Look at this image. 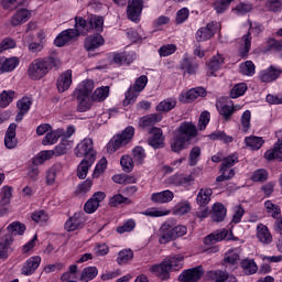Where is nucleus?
Returning a JSON list of instances; mask_svg holds the SVG:
<instances>
[{"label":"nucleus","mask_w":282,"mask_h":282,"mask_svg":"<svg viewBox=\"0 0 282 282\" xmlns=\"http://www.w3.org/2000/svg\"><path fill=\"white\" fill-rule=\"evenodd\" d=\"M197 127L191 121H183L180 127L176 128L174 135L170 142L171 151L173 153H180L191 147V142L197 138Z\"/></svg>","instance_id":"obj_1"},{"label":"nucleus","mask_w":282,"mask_h":282,"mask_svg":"<svg viewBox=\"0 0 282 282\" xmlns=\"http://www.w3.org/2000/svg\"><path fill=\"white\" fill-rule=\"evenodd\" d=\"M54 67H56V58L52 56L39 57L31 62L28 74L31 80H41V78H45Z\"/></svg>","instance_id":"obj_2"},{"label":"nucleus","mask_w":282,"mask_h":282,"mask_svg":"<svg viewBox=\"0 0 282 282\" xmlns=\"http://www.w3.org/2000/svg\"><path fill=\"white\" fill-rule=\"evenodd\" d=\"M94 91V80L85 79L74 90L73 95L78 101L77 111L84 113L91 109V99L89 98Z\"/></svg>","instance_id":"obj_3"},{"label":"nucleus","mask_w":282,"mask_h":282,"mask_svg":"<svg viewBox=\"0 0 282 282\" xmlns=\"http://www.w3.org/2000/svg\"><path fill=\"white\" fill-rule=\"evenodd\" d=\"M186 232H188V228L186 226L176 225L171 220H166L160 228L159 243H161V246L171 243V241H175L176 239H180V237H184Z\"/></svg>","instance_id":"obj_4"},{"label":"nucleus","mask_w":282,"mask_h":282,"mask_svg":"<svg viewBox=\"0 0 282 282\" xmlns=\"http://www.w3.org/2000/svg\"><path fill=\"white\" fill-rule=\"evenodd\" d=\"M133 135H135V128L132 126L126 127L121 133L110 139L107 144V151L109 153H116L119 149H122V147H127V144L131 143Z\"/></svg>","instance_id":"obj_5"},{"label":"nucleus","mask_w":282,"mask_h":282,"mask_svg":"<svg viewBox=\"0 0 282 282\" xmlns=\"http://www.w3.org/2000/svg\"><path fill=\"white\" fill-rule=\"evenodd\" d=\"M116 6L124 8L127 6V18L133 23H140L142 10H144V0H112Z\"/></svg>","instance_id":"obj_6"},{"label":"nucleus","mask_w":282,"mask_h":282,"mask_svg":"<svg viewBox=\"0 0 282 282\" xmlns=\"http://www.w3.org/2000/svg\"><path fill=\"white\" fill-rule=\"evenodd\" d=\"M148 83L149 77H147V75H141L140 77H138L133 86H130L124 93V99L122 101L123 107H129V105L135 104V101L138 100L137 94H140V91H144Z\"/></svg>","instance_id":"obj_7"},{"label":"nucleus","mask_w":282,"mask_h":282,"mask_svg":"<svg viewBox=\"0 0 282 282\" xmlns=\"http://www.w3.org/2000/svg\"><path fill=\"white\" fill-rule=\"evenodd\" d=\"M98 152L94 149V140L85 138L82 140L74 150V155L77 158H84L83 160L96 162V155Z\"/></svg>","instance_id":"obj_8"},{"label":"nucleus","mask_w":282,"mask_h":282,"mask_svg":"<svg viewBox=\"0 0 282 282\" xmlns=\"http://www.w3.org/2000/svg\"><path fill=\"white\" fill-rule=\"evenodd\" d=\"M219 241H239V237H236L235 234H232V229L223 228L207 235L204 238L203 243L205 246H215V243H219Z\"/></svg>","instance_id":"obj_9"},{"label":"nucleus","mask_w":282,"mask_h":282,"mask_svg":"<svg viewBox=\"0 0 282 282\" xmlns=\"http://www.w3.org/2000/svg\"><path fill=\"white\" fill-rule=\"evenodd\" d=\"M217 30H219V23L215 21H212L205 26L199 28L195 33L196 42L204 43L206 41H210V39L217 34Z\"/></svg>","instance_id":"obj_10"},{"label":"nucleus","mask_w":282,"mask_h":282,"mask_svg":"<svg viewBox=\"0 0 282 282\" xmlns=\"http://www.w3.org/2000/svg\"><path fill=\"white\" fill-rule=\"evenodd\" d=\"M148 133L151 135L148 138V144L154 150L164 149L166 143V137H164V131L162 128L153 127L148 130Z\"/></svg>","instance_id":"obj_11"},{"label":"nucleus","mask_w":282,"mask_h":282,"mask_svg":"<svg viewBox=\"0 0 282 282\" xmlns=\"http://www.w3.org/2000/svg\"><path fill=\"white\" fill-rule=\"evenodd\" d=\"M208 96V91L204 87H195L185 93H181L178 95V101L183 105H191L194 100L198 98H206Z\"/></svg>","instance_id":"obj_12"},{"label":"nucleus","mask_w":282,"mask_h":282,"mask_svg":"<svg viewBox=\"0 0 282 282\" xmlns=\"http://www.w3.org/2000/svg\"><path fill=\"white\" fill-rule=\"evenodd\" d=\"M78 40V31L74 29H66L62 31L54 40L56 47H65L67 43H74Z\"/></svg>","instance_id":"obj_13"},{"label":"nucleus","mask_w":282,"mask_h":282,"mask_svg":"<svg viewBox=\"0 0 282 282\" xmlns=\"http://www.w3.org/2000/svg\"><path fill=\"white\" fill-rule=\"evenodd\" d=\"M204 276V267L198 265L192 269L184 270L180 276L178 281L181 282H197Z\"/></svg>","instance_id":"obj_14"},{"label":"nucleus","mask_w":282,"mask_h":282,"mask_svg":"<svg viewBox=\"0 0 282 282\" xmlns=\"http://www.w3.org/2000/svg\"><path fill=\"white\" fill-rule=\"evenodd\" d=\"M105 45V37L100 33H95L88 35L84 40V48L86 52H96L98 47H102Z\"/></svg>","instance_id":"obj_15"},{"label":"nucleus","mask_w":282,"mask_h":282,"mask_svg":"<svg viewBox=\"0 0 282 282\" xmlns=\"http://www.w3.org/2000/svg\"><path fill=\"white\" fill-rule=\"evenodd\" d=\"M41 265V256H33L29 258L21 268L23 276H32Z\"/></svg>","instance_id":"obj_16"},{"label":"nucleus","mask_w":282,"mask_h":282,"mask_svg":"<svg viewBox=\"0 0 282 282\" xmlns=\"http://www.w3.org/2000/svg\"><path fill=\"white\" fill-rule=\"evenodd\" d=\"M150 272H153L161 281H169V279H171V272L173 271L164 259L161 263L153 264L150 268Z\"/></svg>","instance_id":"obj_17"},{"label":"nucleus","mask_w":282,"mask_h":282,"mask_svg":"<svg viewBox=\"0 0 282 282\" xmlns=\"http://www.w3.org/2000/svg\"><path fill=\"white\" fill-rule=\"evenodd\" d=\"M170 184L181 186L182 188H189V186L195 184V176L193 174H174L170 177Z\"/></svg>","instance_id":"obj_18"},{"label":"nucleus","mask_w":282,"mask_h":282,"mask_svg":"<svg viewBox=\"0 0 282 282\" xmlns=\"http://www.w3.org/2000/svg\"><path fill=\"white\" fill-rule=\"evenodd\" d=\"M224 55L217 53L206 63L207 65V76H217V72L221 69L225 64Z\"/></svg>","instance_id":"obj_19"},{"label":"nucleus","mask_w":282,"mask_h":282,"mask_svg":"<svg viewBox=\"0 0 282 282\" xmlns=\"http://www.w3.org/2000/svg\"><path fill=\"white\" fill-rule=\"evenodd\" d=\"M263 158L267 162H282V138L278 139L272 149L264 152Z\"/></svg>","instance_id":"obj_20"},{"label":"nucleus","mask_w":282,"mask_h":282,"mask_svg":"<svg viewBox=\"0 0 282 282\" xmlns=\"http://www.w3.org/2000/svg\"><path fill=\"white\" fill-rule=\"evenodd\" d=\"M282 69L269 66L267 69L260 70L259 78L261 83H274L281 76Z\"/></svg>","instance_id":"obj_21"},{"label":"nucleus","mask_w":282,"mask_h":282,"mask_svg":"<svg viewBox=\"0 0 282 282\" xmlns=\"http://www.w3.org/2000/svg\"><path fill=\"white\" fill-rule=\"evenodd\" d=\"M85 226V217L83 214L75 213L72 217H69L65 223V229L68 232H74L75 230H80Z\"/></svg>","instance_id":"obj_22"},{"label":"nucleus","mask_w":282,"mask_h":282,"mask_svg":"<svg viewBox=\"0 0 282 282\" xmlns=\"http://www.w3.org/2000/svg\"><path fill=\"white\" fill-rule=\"evenodd\" d=\"M180 68L184 74L195 76L197 74V69H199V63L195 57H184L180 64Z\"/></svg>","instance_id":"obj_23"},{"label":"nucleus","mask_w":282,"mask_h":282,"mask_svg":"<svg viewBox=\"0 0 282 282\" xmlns=\"http://www.w3.org/2000/svg\"><path fill=\"white\" fill-rule=\"evenodd\" d=\"M14 243V237L12 235H4L0 239V260L6 261L10 257V250Z\"/></svg>","instance_id":"obj_24"},{"label":"nucleus","mask_w":282,"mask_h":282,"mask_svg":"<svg viewBox=\"0 0 282 282\" xmlns=\"http://www.w3.org/2000/svg\"><path fill=\"white\" fill-rule=\"evenodd\" d=\"M19 140L17 139V123H10L4 134L6 149H17Z\"/></svg>","instance_id":"obj_25"},{"label":"nucleus","mask_w":282,"mask_h":282,"mask_svg":"<svg viewBox=\"0 0 282 282\" xmlns=\"http://www.w3.org/2000/svg\"><path fill=\"white\" fill-rule=\"evenodd\" d=\"M56 87L59 94H65L72 87V69H67L58 76Z\"/></svg>","instance_id":"obj_26"},{"label":"nucleus","mask_w":282,"mask_h":282,"mask_svg":"<svg viewBox=\"0 0 282 282\" xmlns=\"http://www.w3.org/2000/svg\"><path fill=\"white\" fill-rule=\"evenodd\" d=\"M207 276L215 282H237V276L221 270L208 271Z\"/></svg>","instance_id":"obj_27"},{"label":"nucleus","mask_w":282,"mask_h":282,"mask_svg":"<svg viewBox=\"0 0 282 282\" xmlns=\"http://www.w3.org/2000/svg\"><path fill=\"white\" fill-rule=\"evenodd\" d=\"M240 268L246 276H252V274H257L259 272V265L251 258H245L240 260Z\"/></svg>","instance_id":"obj_28"},{"label":"nucleus","mask_w":282,"mask_h":282,"mask_svg":"<svg viewBox=\"0 0 282 282\" xmlns=\"http://www.w3.org/2000/svg\"><path fill=\"white\" fill-rule=\"evenodd\" d=\"M251 47H252V33L247 32V34L242 36V44L238 48V56H240V58L246 61V58H248V54H250Z\"/></svg>","instance_id":"obj_29"},{"label":"nucleus","mask_w":282,"mask_h":282,"mask_svg":"<svg viewBox=\"0 0 282 282\" xmlns=\"http://www.w3.org/2000/svg\"><path fill=\"white\" fill-rule=\"evenodd\" d=\"M175 197V194L170 191L165 189L162 192H156L151 195V202L153 204H169L170 202H173V198Z\"/></svg>","instance_id":"obj_30"},{"label":"nucleus","mask_w":282,"mask_h":282,"mask_svg":"<svg viewBox=\"0 0 282 282\" xmlns=\"http://www.w3.org/2000/svg\"><path fill=\"white\" fill-rule=\"evenodd\" d=\"M63 173V165L56 163L46 171L45 182L46 186H54L56 184V177Z\"/></svg>","instance_id":"obj_31"},{"label":"nucleus","mask_w":282,"mask_h":282,"mask_svg":"<svg viewBox=\"0 0 282 282\" xmlns=\"http://www.w3.org/2000/svg\"><path fill=\"white\" fill-rule=\"evenodd\" d=\"M31 18L32 12H30V10L20 9L11 18V25H13V28H17V25H23V23H28V21H30Z\"/></svg>","instance_id":"obj_32"},{"label":"nucleus","mask_w":282,"mask_h":282,"mask_svg":"<svg viewBox=\"0 0 282 282\" xmlns=\"http://www.w3.org/2000/svg\"><path fill=\"white\" fill-rule=\"evenodd\" d=\"M94 30L97 34L105 30V18L101 15H90L88 18V32Z\"/></svg>","instance_id":"obj_33"},{"label":"nucleus","mask_w":282,"mask_h":282,"mask_svg":"<svg viewBox=\"0 0 282 282\" xmlns=\"http://www.w3.org/2000/svg\"><path fill=\"white\" fill-rule=\"evenodd\" d=\"M162 120V117L158 113H152L149 116L141 117L139 120V127L141 129H153L158 122Z\"/></svg>","instance_id":"obj_34"},{"label":"nucleus","mask_w":282,"mask_h":282,"mask_svg":"<svg viewBox=\"0 0 282 282\" xmlns=\"http://www.w3.org/2000/svg\"><path fill=\"white\" fill-rule=\"evenodd\" d=\"M210 197H213V188H200L196 196V204H198L200 208H206V206L210 204Z\"/></svg>","instance_id":"obj_35"},{"label":"nucleus","mask_w":282,"mask_h":282,"mask_svg":"<svg viewBox=\"0 0 282 282\" xmlns=\"http://www.w3.org/2000/svg\"><path fill=\"white\" fill-rule=\"evenodd\" d=\"M165 261L167 262L170 270H172V272H180V270L184 268L183 254H174V256L166 257Z\"/></svg>","instance_id":"obj_36"},{"label":"nucleus","mask_w":282,"mask_h":282,"mask_svg":"<svg viewBox=\"0 0 282 282\" xmlns=\"http://www.w3.org/2000/svg\"><path fill=\"white\" fill-rule=\"evenodd\" d=\"M257 238L261 243H265L267 246L270 245L272 241V234H270V229H268V226L263 224H259L257 226Z\"/></svg>","instance_id":"obj_37"},{"label":"nucleus","mask_w":282,"mask_h":282,"mask_svg":"<svg viewBox=\"0 0 282 282\" xmlns=\"http://www.w3.org/2000/svg\"><path fill=\"white\" fill-rule=\"evenodd\" d=\"M226 213H228V210L226 209V206H224V204H214L212 214L213 221H216L217 224L224 221V219H226Z\"/></svg>","instance_id":"obj_38"},{"label":"nucleus","mask_w":282,"mask_h":282,"mask_svg":"<svg viewBox=\"0 0 282 282\" xmlns=\"http://www.w3.org/2000/svg\"><path fill=\"white\" fill-rule=\"evenodd\" d=\"M216 109L219 116L223 117V120H225V122H230V120H232V116L235 115L234 106H228V104H221L220 106L216 105Z\"/></svg>","instance_id":"obj_39"},{"label":"nucleus","mask_w":282,"mask_h":282,"mask_svg":"<svg viewBox=\"0 0 282 282\" xmlns=\"http://www.w3.org/2000/svg\"><path fill=\"white\" fill-rule=\"evenodd\" d=\"M7 230L9 232L7 235H11V237H21L25 235V230H28V227H25V224L21 221H13L7 227Z\"/></svg>","instance_id":"obj_40"},{"label":"nucleus","mask_w":282,"mask_h":282,"mask_svg":"<svg viewBox=\"0 0 282 282\" xmlns=\"http://www.w3.org/2000/svg\"><path fill=\"white\" fill-rule=\"evenodd\" d=\"M63 133H64L63 129H57V130L47 132L42 140V144L44 147L56 144V142H58V139L63 138Z\"/></svg>","instance_id":"obj_41"},{"label":"nucleus","mask_w":282,"mask_h":282,"mask_svg":"<svg viewBox=\"0 0 282 282\" xmlns=\"http://www.w3.org/2000/svg\"><path fill=\"white\" fill-rule=\"evenodd\" d=\"M108 204L111 208H118V206H122V204H124V206H131L133 200L129 197H124L122 194H116L109 198Z\"/></svg>","instance_id":"obj_42"},{"label":"nucleus","mask_w":282,"mask_h":282,"mask_svg":"<svg viewBox=\"0 0 282 282\" xmlns=\"http://www.w3.org/2000/svg\"><path fill=\"white\" fill-rule=\"evenodd\" d=\"M132 160L137 166H142L147 160V150L143 147L137 145L132 149Z\"/></svg>","instance_id":"obj_43"},{"label":"nucleus","mask_w":282,"mask_h":282,"mask_svg":"<svg viewBox=\"0 0 282 282\" xmlns=\"http://www.w3.org/2000/svg\"><path fill=\"white\" fill-rule=\"evenodd\" d=\"M245 144L251 149V151H259L263 144H265V140L262 137L250 135L245 138Z\"/></svg>","instance_id":"obj_44"},{"label":"nucleus","mask_w":282,"mask_h":282,"mask_svg":"<svg viewBox=\"0 0 282 282\" xmlns=\"http://www.w3.org/2000/svg\"><path fill=\"white\" fill-rule=\"evenodd\" d=\"M177 107V99L176 98H166L162 100L158 106H156V111H162L163 113H169V111H173Z\"/></svg>","instance_id":"obj_45"},{"label":"nucleus","mask_w":282,"mask_h":282,"mask_svg":"<svg viewBox=\"0 0 282 282\" xmlns=\"http://www.w3.org/2000/svg\"><path fill=\"white\" fill-rule=\"evenodd\" d=\"M54 150H44L37 153L36 156L32 159V164L34 166H39L40 164H44L47 160H52L54 158Z\"/></svg>","instance_id":"obj_46"},{"label":"nucleus","mask_w":282,"mask_h":282,"mask_svg":"<svg viewBox=\"0 0 282 282\" xmlns=\"http://www.w3.org/2000/svg\"><path fill=\"white\" fill-rule=\"evenodd\" d=\"M72 149V141L68 139H62L61 142L54 148L53 152L55 158H61V155H67V151Z\"/></svg>","instance_id":"obj_47"},{"label":"nucleus","mask_w":282,"mask_h":282,"mask_svg":"<svg viewBox=\"0 0 282 282\" xmlns=\"http://www.w3.org/2000/svg\"><path fill=\"white\" fill-rule=\"evenodd\" d=\"M14 96H17L14 90H2L0 93V108L6 109V107H10L14 100Z\"/></svg>","instance_id":"obj_48"},{"label":"nucleus","mask_w":282,"mask_h":282,"mask_svg":"<svg viewBox=\"0 0 282 282\" xmlns=\"http://www.w3.org/2000/svg\"><path fill=\"white\" fill-rule=\"evenodd\" d=\"M97 276H98V268L97 267H86L82 271L79 281L89 282V281H94V279H96Z\"/></svg>","instance_id":"obj_49"},{"label":"nucleus","mask_w":282,"mask_h":282,"mask_svg":"<svg viewBox=\"0 0 282 282\" xmlns=\"http://www.w3.org/2000/svg\"><path fill=\"white\" fill-rule=\"evenodd\" d=\"M19 57H2V67L4 74H9L10 72H14L17 67H19Z\"/></svg>","instance_id":"obj_50"},{"label":"nucleus","mask_w":282,"mask_h":282,"mask_svg":"<svg viewBox=\"0 0 282 282\" xmlns=\"http://www.w3.org/2000/svg\"><path fill=\"white\" fill-rule=\"evenodd\" d=\"M73 30H76L78 36H80V34H85V32H89V19L86 20L83 17H76L75 28Z\"/></svg>","instance_id":"obj_51"},{"label":"nucleus","mask_w":282,"mask_h":282,"mask_svg":"<svg viewBox=\"0 0 282 282\" xmlns=\"http://www.w3.org/2000/svg\"><path fill=\"white\" fill-rule=\"evenodd\" d=\"M112 63L119 66L124 65V63L126 65H131V63H133V57L127 52L115 53L112 57Z\"/></svg>","instance_id":"obj_52"},{"label":"nucleus","mask_w":282,"mask_h":282,"mask_svg":"<svg viewBox=\"0 0 282 282\" xmlns=\"http://www.w3.org/2000/svg\"><path fill=\"white\" fill-rule=\"evenodd\" d=\"M107 98H109V86L97 88L91 96L94 102H102Z\"/></svg>","instance_id":"obj_53"},{"label":"nucleus","mask_w":282,"mask_h":282,"mask_svg":"<svg viewBox=\"0 0 282 282\" xmlns=\"http://www.w3.org/2000/svg\"><path fill=\"white\" fill-rule=\"evenodd\" d=\"M91 166H94V162H89L87 160H82L77 166V177L79 180H85V177H87V174L89 173V169H91Z\"/></svg>","instance_id":"obj_54"},{"label":"nucleus","mask_w":282,"mask_h":282,"mask_svg":"<svg viewBox=\"0 0 282 282\" xmlns=\"http://www.w3.org/2000/svg\"><path fill=\"white\" fill-rule=\"evenodd\" d=\"M264 207L268 213L273 219H279L281 217V206L272 203V200H265Z\"/></svg>","instance_id":"obj_55"},{"label":"nucleus","mask_w":282,"mask_h":282,"mask_svg":"<svg viewBox=\"0 0 282 282\" xmlns=\"http://www.w3.org/2000/svg\"><path fill=\"white\" fill-rule=\"evenodd\" d=\"M256 69L257 66L252 61H246L240 64V74H242V76H253L254 74H257Z\"/></svg>","instance_id":"obj_56"},{"label":"nucleus","mask_w":282,"mask_h":282,"mask_svg":"<svg viewBox=\"0 0 282 282\" xmlns=\"http://www.w3.org/2000/svg\"><path fill=\"white\" fill-rule=\"evenodd\" d=\"M248 91V84L239 83L234 85L232 89L230 90V98H241Z\"/></svg>","instance_id":"obj_57"},{"label":"nucleus","mask_w":282,"mask_h":282,"mask_svg":"<svg viewBox=\"0 0 282 282\" xmlns=\"http://www.w3.org/2000/svg\"><path fill=\"white\" fill-rule=\"evenodd\" d=\"M120 164L124 173H131V171H133V166H135V161L133 158H131V155L123 154L120 159Z\"/></svg>","instance_id":"obj_58"},{"label":"nucleus","mask_w":282,"mask_h":282,"mask_svg":"<svg viewBox=\"0 0 282 282\" xmlns=\"http://www.w3.org/2000/svg\"><path fill=\"white\" fill-rule=\"evenodd\" d=\"M264 8L274 14L282 12V0H264Z\"/></svg>","instance_id":"obj_59"},{"label":"nucleus","mask_w":282,"mask_h":282,"mask_svg":"<svg viewBox=\"0 0 282 282\" xmlns=\"http://www.w3.org/2000/svg\"><path fill=\"white\" fill-rule=\"evenodd\" d=\"M11 199H12V188L10 186H3L2 195L0 199V206H4L9 208Z\"/></svg>","instance_id":"obj_60"},{"label":"nucleus","mask_w":282,"mask_h":282,"mask_svg":"<svg viewBox=\"0 0 282 282\" xmlns=\"http://www.w3.org/2000/svg\"><path fill=\"white\" fill-rule=\"evenodd\" d=\"M133 259V250H122L119 252L117 257V263L119 265H126V263H129Z\"/></svg>","instance_id":"obj_61"},{"label":"nucleus","mask_w":282,"mask_h":282,"mask_svg":"<svg viewBox=\"0 0 282 282\" xmlns=\"http://www.w3.org/2000/svg\"><path fill=\"white\" fill-rule=\"evenodd\" d=\"M269 173L267 172L265 169H258L256 170L252 175H251V181L253 182H268Z\"/></svg>","instance_id":"obj_62"},{"label":"nucleus","mask_w":282,"mask_h":282,"mask_svg":"<svg viewBox=\"0 0 282 282\" xmlns=\"http://www.w3.org/2000/svg\"><path fill=\"white\" fill-rule=\"evenodd\" d=\"M17 107L19 111H24L28 113L32 109V97H22L17 101Z\"/></svg>","instance_id":"obj_63"},{"label":"nucleus","mask_w":282,"mask_h":282,"mask_svg":"<svg viewBox=\"0 0 282 282\" xmlns=\"http://www.w3.org/2000/svg\"><path fill=\"white\" fill-rule=\"evenodd\" d=\"M191 202H181L174 207V215H186L187 213H191Z\"/></svg>","instance_id":"obj_64"}]
</instances>
